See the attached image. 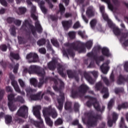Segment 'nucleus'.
<instances>
[{
    "label": "nucleus",
    "instance_id": "nucleus-1",
    "mask_svg": "<svg viewBox=\"0 0 128 128\" xmlns=\"http://www.w3.org/2000/svg\"><path fill=\"white\" fill-rule=\"evenodd\" d=\"M64 46L66 48H69L66 49V50H63L62 52L64 56L68 58L69 56H71L72 58L74 56V50H77L79 52H86V48H84V44L80 42H76L72 43L67 42L64 44Z\"/></svg>",
    "mask_w": 128,
    "mask_h": 128
},
{
    "label": "nucleus",
    "instance_id": "nucleus-2",
    "mask_svg": "<svg viewBox=\"0 0 128 128\" xmlns=\"http://www.w3.org/2000/svg\"><path fill=\"white\" fill-rule=\"evenodd\" d=\"M42 114L44 118L46 124L50 128H52V126H54V122L50 116H52V118H58V112L56 108H52V106H50L48 108H44Z\"/></svg>",
    "mask_w": 128,
    "mask_h": 128
},
{
    "label": "nucleus",
    "instance_id": "nucleus-3",
    "mask_svg": "<svg viewBox=\"0 0 128 128\" xmlns=\"http://www.w3.org/2000/svg\"><path fill=\"white\" fill-rule=\"evenodd\" d=\"M40 110H42L40 106H36L33 108L34 114L40 122L35 121L32 119L30 120V122L36 128H44V120H42V117H40Z\"/></svg>",
    "mask_w": 128,
    "mask_h": 128
},
{
    "label": "nucleus",
    "instance_id": "nucleus-4",
    "mask_svg": "<svg viewBox=\"0 0 128 128\" xmlns=\"http://www.w3.org/2000/svg\"><path fill=\"white\" fill-rule=\"evenodd\" d=\"M84 98H88V100H89L86 103L88 108H90L92 106H93L96 112H100L101 114H102V112H104L106 106H102V108H100V106L98 101H96V98L88 95L86 96Z\"/></svg>",
    "mask_w": 128,
    "mask_h": 128
},
{
    "label": "nucleus",
    "instance_id": "nucleus-5",
    "mask_svg": "<svg viewBox=\"0 0 128 128\" xmlns=\"http://www.w3.org/2000/svg\"><path fill=\"white\" fill-rule=\"evenodd\" d=\"M28 108L26 106L24 105L20 107L14 118L16 122H18L19 124H24V120L18 116L26 118V116H28Z\"/></svg>",
    "mask_w": 128,
    "mask_h": 128
},
{
    "label": "nucleus",
    "instance_id": "nucleus-6",
    "mask_svg": "<svg viewBox=\"0 0 128 128\" xmlns=\"http://www.w3.org/2000/svg\"><path fill=\"white\" fill-rule=\"evenodd\" d=\"M86 116L88 118L87 120V126L88 128L96 126H98V120H102V114H97L94 116L92 115V113L88 112L86 114Z\"/></svg>",
    "mask_w": 128,
    "mask_h": 128
},
{
    "label": "nucleus",
    "instance_id": "nucleus-7",
    "mask_svg": "<svg viewBox=\"0 0 128 128\" xmlns=\"http://www.w3.org/2000/svg\"><path fill=\"white\" fill-rule=\"evenodd\" d=\"M28 74H36L39 76H42L46 74V71L44 68L36 65H31L28 68Z\"/></svg>",
    "mask_w": 128,
    "mask_h": 128
},
{
    "label": "nucleus",
    "instance_id": "nucleus-8",
    "mask_svg": "<svg viewBox=\"0 0 128 128\" xmlns=\"http://www.w3.org/2000/svg\"><path fill=\"white\" fill-rule=\"evenodd\" d=\"M8 106L9 108V110L11 112H14L16 110L18 107L14 104V102H16V98H14V94H10L8 96Z\"/></svg>",
    "mask_w": 128,
    "mask_h": 128
},
{
    "label": "nucleus",
    "instance_id": "nucleus-9",
    "mask_svg": "<svg viewBox=\"0 0 128 128\" xmlns=\"http://www.w3.org/2000/svg\"><path fill=\"white\" fill-rule=\"evenodd\" d=\"M28 25L29 28V30H30L32 36H38V34H36V27H34V25L30 24L28 20H26L24 22L23 24L21 26V29L24 30V28H26V26Z\"/></svg>",
    "mask_w": 128,
    "mask_h": 128
},
{
    "label": "nucleus",
    "instance_id": "nucleus-10",
    "mask_svg": "<svg viewBox=\"0 0 128 128\" xmlns=\"http://www.w3.org/2000/svg\"><path fill=\"white\" fill-rule=\"evenodd\" d=\"M31 16L33 18L34 20H36L35 22V28L38 34H42V25L40 23V21L38 20V16H36L34 14H32Z\"/></svg>",
    "mask_w": 128,
    "mask_h": 128
},
{
    "label": "nucleus",
    "instance_id": "nucleus-11",
    "mask_svg": "<svg viewBox=\"0 0 128 128\" xmlns=\"http://www.w3.org/2000/svg\"><path fill=\"white\" fill-rule=\"evenodd\" d=\"M26 58L28 60L30 64H32V62H38V55L36 53L30 52L27 54Z\"/></svg>",
    "mask_w": 128,
    "mask_h": 128
},
{
    "label": "nucleus",
    "instance_id": "nucleus-12",
    "mask_svg": "<svg viewBox=\"0 0 128 128\" xmlns=\"http://www.w3.org/2000/svg\"><path fill=\"white\" fill-rule=\"evenodd\" d=\"M60 98L57 100V102L58 104V106H57V108L60 112L62 110V108H64V94L62 92H60Z\"/></svg>",
    "mask_w": 128,
    "mask_h": 128
},
{
    "label": "nucleus",
    "instance_id": "nucleus-13",
    "mask_svg": "<svg viewBox=\"0 0 128 128\" xmlns=\"http://www.w3.org/2000/svg\"><path fill=\"white\" fill-rule=\"evenodd\" d=\"M10 60L12 62V64H9V68H10V70H12L14 68V62L12 60V58L14 60H20V55L18 54L14 53L12 52H11L10 53Z\"/></svg>",
    "mask_w": 128,
    "mask_h": 128
},
{
    "label": "nucleus",
    "instance_id": "nucleus-14",
    "mask_svg": "<svg viewBox=\"0 0 128 128\" xmlns=\"http://www.w3.org/2000/svg\"><path fill=\"white\" fill-rule=\"evenodd\" d=\"M102 80L107 86H110L112 82H114V75L112 73L110 77V80L106 77H102Z\"/></svg>",
    "mask_w": 128,
    "mask_h": 128
},
{
    "label": "nucleus",
    "instance_id": "nucleus-15",
    "mask_svg": "<svg viewBox=\"0 0 128 128\" xmlns=\"http://www.w3.org/2000/svg\"><path fill=\"white\" fill-rule=\"evenodd\" d=\"M108 64H110V60H108L106 62L104 63L100 66V68L104 74H106L108 70H110V66H108Z\"/></svg>",
    "mask_w": 128,
    "mask_h": 128
},
{
    "label": "nucleus",
    "instance_id": "nucleus-16",
    "mask_svg": "<svg viewBox=\"0 0 128 128\" xmlns=\"http://www.w3.org/2000/svg\"><path fill=\"white\" fill-rule=\"evenodd\" d=\"M46 74H43L42 76H40V78H39V82H37V86L38 88H42L44 84H46L48 80V77L44 78V76Z\"/></svg>",
    "mask_w": 128,
    "mask_h": 128
},
{
    "label": "nucleus",
    "instance_id": "nucleus-17",
    "mask_svg": "<svg viewBox=\"0 0 128 128\" xmlns=\"http://www.w3.org/2000/svg\"><path fill=\"white\" fill-rule=\"evenodd\" d=\"M96 14V10L94 7L89 6L86 11V16L88 18H92Z\"/></svg>",
    "mask_w": 128,
    "mask_h": 128
},
{
    "label": "nucleus",
    "instance_id": "nucleus-18",
    "mask_svg": "<svg viewBox=\"0 0 128 128\" xmlns=\"http://www.w3.org/2000/svg\"><path fill=\"white\" fill-rule=\"evenodd\" d=\"M62 24L64 30H68L72 24V20L62 21Z\"/></svg>",
    "mask_w": 128,
    "mask_h": 128
},
{
    "label": "nucleus",
    "instance_id": "nucleus-19",
    "mask_svg": "<svg viewBox=\"0 0 128 128\" xmlns=\"http://www.w3.org/2000/svg\"><path fill=\"white\" fill-rule=\"evenodd\" d=\"M78 90L80 94L84 95L86 92H88V86L84 84H82L80 86Z\"/></svg>",
    "mask_w": 128,
    "mask_h": 128
},
{
    "label": "nucleus",
    "instance_id": "nucleus-20",
    "mask_svg": "<svg viewBox=\"0 0 128 128\" xmlns=\"http://www.w3.org/2000/svg\"><path fill=\"white\" fill-rule=\"evenodd\" d=\"M42 93L39 92L36 94H31L30 95V98L31 100H42V96H40Z\"/></svg>",
    "mask_w": 128,
    "mask_h": 128
},
{
    "label": "nucleus",
    "instance_id": "nucleus-21",
    "mask_svg": "<svg viewBox=\"0 0 128 128\" xmlns=\"http://www.w3.org/2000/svg\"><path fill=\"white\" fill-rule=\"evenodd\" d=\"M80 96V92L76 90V86H73L71 89V97L72 98H75Z\"/></svg>",
    "mask_w": 128,
    "mask_h": 128
},
{
    "label": "nucleus",
    "instance_id": "nucleus-22",
    "mask_svg": "<svg viewBox=\"0 0 128 128\" xmlns=\"http://www.w3.org/2000/svg\"><path fill=\"white\" fill-rule=\"evenodd\" d=\"M56 60H54L48 64V68L50 70H54L56 68Z\"/></svg>",
    "mask_w": 128,
    "mask_h": 128
},
{
    "label": "nucleus",
    "instance_id": "nucleus-23",
    "mask_svg": "<svg viewBox=\"0 0 128 128\" xmlns=\"http://www.w3.org/2000/svg\"><path fill=\"white\" fill-rule=\"evenodd\" d=\"M72 103L70 102H66L64 104V110H68L69 112H72Z\"/></svg>",
    "mask_w": 128,
    "mask_h": 128
},
{
    "label": "nucleus",
    "instance_id": "nucleus-24",
    "mask_svg": "<svg viewBox=\"0 0 128 128\" xmlns=\"http://www.w3.org/2000/svg\"><path fill=\"white\" fill-rule=\"evenodd\" d=\"M84 78L90 82V84H94V79H92V78L90 76V74L88 73L87 72H84Z\"/></svg>",
    "mask_w": 128,
    "mask_h": 128
},
{
    "label": "nucleus",
    "instance_id": "nucleus-25",
    "mask_svg": "<svg viewBox=\"0 0 128 128\" xmlns=\"http://www.w3.org/2000/svg\"><path fill=\"white\" fill-rule=\"evenodd\" d=\"M11 84L16 92L18 94L20 92V86H18L16 81L12 80Z\"/></svg>",
    "mask_w": 128,
    "mask_h": 128
},
{
    "label": "nucleus",
    "instance_id": "nucleus-26",
    "mask_svg": "<svg viewBox=\"0 0 128 128\" xmlns=\"http://www.w3.org/2000/svg\"><path fill=\"white\" fill-rule=\"evenodd\" d=\"M66 73L69 78H74L76 76V70H67Z\"/></svg>",
    "mask_w": 128,
    "mask_h": 128
},
{
    "label": "nucleus",
    "instance_id": "nucleus-27",
    "mask_svg": "<svg viewBox=\"0 0 128 128\" xmlns=\"http://www.w3.org/2000/svg\"><path fill=\"white\" fill-rule=\"evenodd\" d=\"M94 60L96 61L97 66H100V62H104V56L102 55H101L99 56H96Z\"/></svg>",
    "mask_w": 128,
    "mask_h": 128
},
{
    "label": "nucleus",
    "instance_id": "nucleus-28",
    "mask_svg": "<svg viewBox=\"0 0 128 128\" xmlns=\"http://www.w3.org/2000/svg\"><path fill=\"white\" fill-rule=\"evenodd\" d=\"M102 0V2H106V4H107L108 5V8L109 10H110L112 12L114 11V9L116 10V8H114L112 4L110 3V0Z\"/></svg>",
    "mask_w": 128,
    "mask_h": 128
},
{
    "label": "nucleus",
    "instance_id": "nucleus-29",
    "mask_svg": "<svg viewBox=\"0 0 128 128\" xmlns=\"http://www.w3.org/2000/svg\"><path fill=\"white\" fill-rule=\"evenodd\" d=\"M102 54L104 56L108 57L110 56V50L106 48H103L102 49Z\"/></svg>",
    "mask_w": 128,
    "mask_h": 128
},
{
    "label": "nucleus",
    "instance_id": "nucleus-30",
    "mask_svg": "<svg viewBox=\"0 0 128 128\" xmlns=\"http://www.w3.org/2000/svg\"><path fill=\"white\" fill-rule=\"evenodd\" d=\"M64 69L62 66V65H60L59 67L58 68V70L59 74L62 76V78H66V74L64 73Z\"/></svg>",
    "mask_w": 128,
    "mask_h": 128
},
{
    "label": "nucleus",
    "instance_id": "nucleus-31",
    "mask_svg": "<svg viewBox=\"0 0 128 128\" xmlns=\"http://www.w3.org/2000/svg\"><path fill=\"white\" fill-rule=\"evenodd\" d=\"M126 82V78L122 74L119 75L117 80L118 84H122L124 82Z\"/></svg>",
    "mask_w": 128,
    "mask_h": 128
},
{
    "label": "nucleus",
    "instance_id": "nucleus-32",
    "mask_svg": "<svg viewBox=\"0 0 128 128\" xmlns=\"http://www.w3.org/2000/svg\"><path fill=\"white\" fill-rule=\"evenodd\" d=\"M4 118L5 122L6 124H10L12 122V117L10 115H6Z\"/></svg>",
    "mask_w": 128,
    "mask_h": 128
},
{
    "label": "nucleus",
    "instance_id": "nucleus-33",
    "mask_svg": "<svg viewBox=\"0 0 128 128\" xmlns=\"http://www.w3.org/2000/svg\"><path fill=\"white\" fill-rule=\"evenodd\" d=\"M25 90L28 94V96H30L34 92H36V90L30 88V87H27L26 88Z\"/></svg>",
    "mask_w": 128,
    "mask_h": 128
},
{
    "label": "nucleus",
    "instance_id": "nucleus-34",
    "mask_svg": "<svg viewBox=\"0 0 128 128\" xmlns=\"http://www.w3.org/2000/svg\"><path fill=\"white\" fill-rule=\"evenodd\" d=\"M18 38L19 44H26L28 42L24 38H22L20 36H18Z\"/></svg>",
    "mask_w": 128,
    "mask_h": 128
},
{
    "label": "nucleus",
    "instance_id": "nucleus-35",
    "mask_svg": "<svg viewBox=\"0 0 128 128\" xmlns=\"http://www.w3.org/2000/svg\"><path fill=\"white\" fill-rule=\"evenodd\" d=\"M64 124V121L61 118H58L54 122L55 126H62Z\"/></svg>",
    "mask_w": 128,
    "mask_h": 128
},
{
    "label": "nucleus",
    "instance_id": "nucleus-36",
    "mask_svg": "<svg viewBox=\"0 0 128 128\" xmlns=\"http://www.w3.org/2000/svg\"><path fill=\"white\" fill-rule=\"evenodd\" d=\"M30 84L31 86L36 88L38 86V80L36 78H32L30 79Z\"/></svg>",
    "mask_w": 128,
    "mask_h": 128
},
{
    "label": "nucleus",
    "instance_id": "nucleus-37",
    "mask_svg": "<svg viewBox=\"0 0 128 128\" xmlns=\"http://www.w3.org/2000/svg\"><path fill=\"white\" fill-rule=\"evenodd\" d=\"M114 100L111 99L108 104V110H110L112 108V106H114Z\"/></svg>",
    "mask_w": 128,
    "mask_h": 128
},
{
    "label": "nucleus",
    "instance_id": "nucleus-38",
    "mask_svg": "<svg viewBox=\"0 0 128 128\" xmlns=\"http://www.w3.org/2000/svg\"><path fill=\"white\" fill-rule=\"evenodd\" d=\"M59 9H60V12L61 16H62L66 12V8L62 4H59Z\"/></svg>",
    "mask_w": 128,
    "mask_h": 128
},
{
    "label": "nucleus",
    "instance_id": "nucleus-39",
    "mask_svg": "<svg viewBox=\"0 0 128 128\" xmlns=\"http://www.w3.org/2000/svg\"><path fill=\"white\" fill-rule=\"evenodd\" d=\"M104 86L101 82H98L96 84L95 90H101Z\"/></svg>",
    "mask_w": 128,
    "mask_h": 128
},
{
    "label": "nucleus",
    "instance_id": "nucleus-40",
    "mask_svg": "<svg viewBox=\"0 0 128 128\" xmlns=\"http://www.w3.org/2000/svg\"><path fill=\"white\" fill-rule=\"evenodd\" d=\"M46 40L44 38H42L37 42V44L39 46H42L46 44Z\"/></svg>",
    "mask_w": 128,
    "mask_h": 128
},
{
    "label": "nucleus",
    "instance_id": "nucleus-41",
    "mask_svg": "<svg viewBox=\"0 0 128 128\" xmlns=\"http://www.w3.org/2000/svg\"><path fill=\"white\" fill-rule=\"evenodd\" d=\"M128 108V104L127 102L122 103V104H119L118 106V110H120L122 108Z\"/></svg>",
    "mask_w": 128,
    "mask_h": 128
},
{
    "label": "nucleus",
    "instance_id": "nucleus-42",
    "mask_svg": "<svg viewBox=\"0 0 128 128\" xmlns=\"http://www.w3.org/2000/svg\"><path fill=\"white\" fill-rule=\"evenodd\" d=\"M112 118L114 124L118 120V114L116 112H113L112 114Z\"/></svg>",
    "mask_w": 128,
    "mask_h": 128
},
{
    "label": "nucleus",
    "instance_id": "nucleus-43",
    "mask_svg": "<svg viewBox=\"0 0 128 128\" xmlns=\"http://www.w3.org/2000/svg\"><path fill=\"white\" fill-rule=\"evenodd\" d=\"M126 38H128V32L122 33L120 39V42H122L124 40H124H126Z\"/></svg>",
    "mask_w": 128,
    "mask_h": 128
},
{
    "label": "nucleus",
    "instance_id": "nucleus-44",
    "mask_svg": "<svg viewBox=\"0 0 128 128\" xmlns=\"http://www.w3.org/2000/svg\"><path fill=\"white\" fill-rule=\"evenodd\" d=\"M84 46L88 48V50H90L92 48V41L89 40L85 44Z\"/></svg>",
    "mask_w": 128,
    "mask_h": 128
},
{
    "label": "nucleus",
    "instance_id": "nucleus-45",
    "mask_svg": "<svg viewBox=\"0 0 128 128\" xmlns=\"http://www.w3.org/2000/svg\"><path fill=\"white\" fill-rule=\"evenodd\" d=\"M113 32L116 36H122V32H120V30L116 27H115L113 29Z\"/></svg>",
    "mask_w": 128,
    "mask_h": 128
},
{
    "label": "nucleus",
    "instance_id": "nucleus-46",
    "mask_svg": "<svg viewBox=\"0 0 128 128\" xmlns=\"http://www.w3.org/2000/svg\"><path fill=\"white\" fill-rule=\"evenodd\" d=\"M21 102V104H24V98H22V96H18L15 99V102Z\"/></svg>",
    "mask_w": 128,
    "mask_h": 128
},
{
    "label": "nucleus",
    "instance_id": "nucleus-47",
    "mask_svg": "<svg viewBox=\"0 0 128 128\" xmlns=\"http://www.w3.org/2000/svg\"><path fill=\"white\" fill-rule=\"evenodd\" d=\"M68 36L70 40H74V38H76V32L74 31L70 32L68 33Z\"/></svg>",
    "mask_w": 128,
    "mask_h": 128
},
{
    "label": "nucleus",
    "instance_id": "nucleus-48",
    "mask_svg": "<svg viewBox=\"0 0 128 128\" xmlns=\"http://www.w3.org/2000/svg\"><path fill=\"white\" fill-rule=\"evenodd\" d=\"M87 56H88V58H90L95 60L96 55L94 54V53L93 52H90L88 53Z\"/></svg>",
    "mask_w": 128,
    "mask_h": 128
},
{
    "label": "nucleus",
    "instance_id": "nucleus-49",
    "mask_svg": "<svg viewBox=\"0 0 128 128\" xmlns=\"http://www.w3.org/2000/svg\"><path fill=\"white\" fill-rule=\"evenodd\" d=\"M74 110L76 112H80V104L78 102H75L74 106Z\"/></svg>",
    "mask_w": 128,
    "mask_h": 128
},
{
    "label": "nucleus",
    "instance_id": "nucleus-50",
    "mask_svg": "<svg viewBox=\"0 0 128 128\" xmlns=\"http://www.w3.org/2000/svg\"><path fill=\"white\" fill-rule=\"evenodd\" d=\"M90 26L92 28H94L96 26V20L93 19L90 22Z\"/></svg>",
    "mask_w": 128,
    "mask_h": 128
},
{
    "label": "nucleus",
    "instance_id": "nucleus-51",
    "mask_svg": "<svg viewBox=\"0 0 128 128\" xmlns=\"http://www.w3.org/2000/svg\"><path fill=\"white\" fill-rule=\"evenodd\" d=\"M107 22L108 26L109 28H112L114 30L116 28V25L114 24V23H112L110 20H108Z\"/></svg>",
    "mask_w": 128,
    "mask_h": 128
},
{
    "label": "nucleus",
    "instance_id": "nucleus-52",
    "mask_svg": "<svg viewBox=\"0 0 128 128\" xmlns=\"http://www.w3.org/2000/svg\"><path fill=\"white\" fill-rule=\"evenodd\" d=\"M18 10L20 14H26V8L24 7H20L18 8Z\"/></svg>",
    "mask_w": 128,
    "mask_h": 128
},
{
    "label": "nucleus",
    "instance_id": "nucleus-53",
    "mask_svg": "<svg viewBox=\"0 0 128 128\" xmlns=\"http://www.w3.org/2000/svg\"><path fill=\"white\" fill-rule=\"evenodd\" d=\"M100 92L102 94H106L108 92V88L106 87H104V86H103V88H102V89H101L100 90Z\"/></svg>",
    "mask_w": 128,
    "mask_h": 128
},
{
    "label": "nucleus",
    "instance_id": "nucleus-54",
    "mask_svg": "<svg viewBox=\"0 0 128 128\" xmlns=\"http://www.w3.org/2000/svg\"><path fill=\"white\" fill-rule=\"evenodd\" d=\"M0 50L2 52H6L8 50V46L6 44H1L0 46Z\"/></svg>",
    "mask_w": 128,
    "mask_h": 128
},
{
    "label": "nucleus",
    "instance_id": "nucleus-55",
    "mask_svg": "<svg viewBox=\"0 0 128 128\" xmlns=\"http://www.w3.org/2000/svg\"><path fill=\"white\" fill-rule=\"evenodd\" d=\"M114 92L116 94H120V92H123L124 88H116L115 89Z\"/></svg>",
    "mask_w": 128,
    "mask_h": 128
},
{
    "label": "nucleus",
    "instance_id": "nucleus-56",
    "mask_svg": "<svg viewBox=\"0 0 128 128\" xmlns=\"http://www.w3.org/2000/svg\"><path fill=\"white\" fill-rule=\"evenodd\" d=\"M112 2L118 8L120 6V2L118 0H112Z\"/></svg>",
    "mask_w": 128,
    "mask_h": 128
},
{
    "label": "nucleus",
    "instance_id": "nucleus-57",
    "mask_svg": "<svg viewBox=\"0 0 128 128\" xmlns=\"http://www.w3.org/2000/svg\"><path fill=\"white\" fill-rule=\"evenodd\" d=\"M80 22L77 21L76 23H74V25L73 26V28L76 29L80 28Z\"/></svg>",
    "mask_w": 128,
    "mask_h": 128
},
{
    "label": "nucleus",
    "instance_id": "nucleus-58",
    "mask_svg": "<svg viewBox=\"0 0 128 128\" xmlns=\"http://www.w3.org/2000/svg\"><path fill=\"white\" fill-rule=\"evenodd\" d=\"M15 18L12 17H9L7 18L6 21L8 24H12V22H14Z\"/></svg>",
    "mask_w": 128,
    "mask_h": 128
},
{
    "label": "nucleus",
    "instance_id": "nucleus-59",
    "mask_svg": "<svg viewBox=\"0 0 128 128\" xmlns=\"http://www.w3.org/2000/svg\"><path fill=\"white\" fill-rule=\"evenodd\" d=\"M18 82L21 88H24L26 86V84H24V82L22 79H19Z\"/></svg>",
    "mask_w": 128,
    "mask_h": 128
},
{
    "label": "nucleus",
    "instance_id": "nucleus-60",
    "mask_svg": "<svg viewBox=\"0 0 128 128\" xmlns=\"http://www.w3.org/2000/svg\"><path fill=\"white\" fill-rule=\"evenodd\" d=\"M0 4H1L5 8H6V6H8V4L6 2V0H0Z\"/></svg>",
    "mask_w": 128,
    "mask_h": 128
},
{
    "label": "nucleus",
    "instance_id": "nucleus-61",
    "mask_svg": "<svg viewBox=\"0 0 128 128\" xmlns=\"http://www.w3.org/2000/svg\"><path fill=\"white\" fill-rule=\"evenodd\" d=\"M51 42L54 46H58V40L54 39H52L51 40Z\"/></svg>",
    "mask_w": 128,
    "mask_h": 128
},
{
    "label": "nucleus",
    "instance_id": "nucleus-62",
    "mask_svg": "<svg viewBox=\"0 0 128 128\" xmlns=\"http://www.w3.org/2000/svg\"><path fill=\"white\" fill-rule=\"evenodd\" d=\"M10 32V34H11L12 36H16V27L14 26V27L11 28Z\"/></svg>",
    "mask_w": 128,
    "mask_h": 128
},
{
    "label": "nucleus",
    "instance_id": "nucleus-63",
    "mask_svg": "<svg viewBox=\"0 0 128 128\" xmlns=\"http://www.w3.org/2000/svg\"><path fill=\"white\" fill-rule=\"evenodd\" d=\"M18 66H20V65L18 64H16L14 66V70H13L14 74H18Z\"/></svg>",
    "mask_w": 128,
    "mask_h": 128
},
{
    "label": "nucleus",
    "instance_id": "nucleus-64",
    "mask_svg": "<svg viewBox=\"0 0 128 128\" xmlns=\"http://www.w3.org/2000/svg\"><path fill=\"white\" fill-rule=\"evenodd\" d=\"M14 24H16V26H20V24H22V20L14 19Z\"/></svg>",
    "mask_w": 128,
    "mask_h": 128
}]
</instances>
